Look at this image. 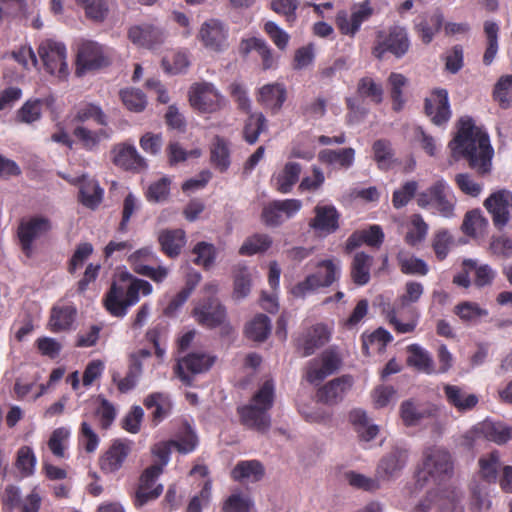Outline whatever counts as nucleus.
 Listing matches in <instances>:
<instances>
[{
    "mask_svg": "<svg viewBox=\"0 0 512 512\" xmlns=\"http://www.w3.org/2000/svg\"><path fill=\"white\" fill-rule=\"evenodd\" d=\"M362 351L366 356L371 353H383L393 337L386 329L380 327L370 334L362 335Z\"/></svg>",
    "mask_w": 512,
    "mask_h": 512,
    "instance_id": "obj_37",
    "label": "nucleus"
},
{
    "mask_svg": "<svg viewBox=\"0 0 512 512\" xmlns=\"http://www.w3.org/2000/svg\"><path fill=\"white\" fill-rule=\"evenodd\" d=\"M341 366V358L332 350H325L319 357L313 358L306 366V380L318 385L325 378L334 374Z\"/></svg>",
    "mask_w": 512,
    "mask_h": 512,
    "instance_id": "obj_11",
    "label": "nucleus"
},
{
    "mask_svg": "<svg viewBox=\"0 0 512 512\" xmlns=\"http://www.w3.org/2000/svg\"><path fill=\"white\" fill-rule=\"evenodd\" d=\"M272 245V238L267 234L256 233L248 237L239 249V254L252 256L266 252Z\"/></svg>",
    "mask_w": 512,
    "mask_h": 512,
    "instance_id": "obj_53",
    "label": "nucleus"
},
{
    "mask_svg": "<svg viewBox=\"0 0 512 512\" xmlns=\"http://www.w3.org/2000/svg\"><path fill=\"white\" fill-rule=\"evenodd\" d=\"M210 161L212 165L221 173L228 170L230 166V149L228 142L220 137L215 136L210 148Z\"/></svg>",
    "mask_w": 512,
    "mask_h": 512,
    "instance_id": "obj_43",
    "label": "nucleus"
},
{
    "mask_svg": "<svg viewBox=\"0 0 512 512\" xmlns=\"http://www.w3.org/2000/svg\"><path fill=\"white\" fill-rule=\"evenodd\" d=\"M417 205L421 208H433L442 217L451 218L454 216L456 198L448 184L439 179L417 194Z\"/></svg>",
    "mask_w": 512,
    "mask_h": 512,
    "instance_id": "obj_4",
    "label": "nucleus"
},
{
    "mask_svg": "<svg viewBox=\"0 0 512 512\" xmlns=\"http://www.w3.org/2000/svg\"><path fill=\"white\" fill-rule=\"evenodd\" d=\"M487 226L488 221L481 211L471 210L466 213L461 228L466 235L475 237L478 234H482Z\"/></svg>",
    "mask_w": 512,
    "mask_h": 512,
    "instance_id": "obj_56",
    "label": "nucleus"
},
{
    "mask_svg": "<svg viewBox=\"0 0 512 512\" xmlns=\"http://www.w3.org/2000/svg\"><path fill=\"white\" fill-rule=\"evenodd\" d=\"M329 340V332L325 325L316 324L309 329L303 339V356L312 355L315 350L323 346Z\"/></svg>",
    "mask_w": 512,
    "mask_h": 512,
    "instance_id": "obj_44",
    "label": "nucleus"
},
{
    "mask_svg": "<svg viewBox=\"0 0 512 512\" xmlns=\"http://www.w3.org/2000/svg\"><path fill=\"white\" fill-rule=\"evenodd\" d=\"M129 40L141 47L154 48L164 40L163 31L152 24H141L132 26L128 31Z\"/></svg>",
    "mask_w": 512,
    "mask_h": 512,
    "instance_id": "obj_25",
    "label": "nucleus"
},
{
    "mask_svg": "<svg viewBox=\"0 0 512 512\" xmlns=\"http://www.w3.org/2000/svg\"><path fill=\"white\" fill-rule=\"evenodd\" d=\"M443 391L448 404L461 413L471 411L479 402L476 394L468 393L457 385L446 384Z\"/></svg>",
    "mask_w": 512,
    "mask_h": 512,
    "instance_id": "obj_30",
    "label": "nucleus"
},
{
    "mask_svg": "<svg viewBox=\"0 0 512 512\" xmlns=\"http://www.w3.org/2000/svg\"><path fill=\"white\" fill-rule=\"evenodd\" d=\"M241 423L260 433H265L271 426V417L268 411L248 404L238 408Z\"/></svg>",
    "mask_w": 512,
    "mask_h": 512,
    "instance_id": "obj_29",
    "label": "nucleus"
},
{
    "mask_svg": "<svg viewBox=\"0 0 512 512\" xmlns=\"http://www.w3.org/2000/svg\"><path fill=\"white\" fill-rule=\"evenodd\" d=\"M251 273L246 266H238L234 274L233 298L236 300L248 296L251 290Z\"/></svg>",
    "mask_w": 512,
    "mask_h": 512,
    "instance_id": "obj_63",
    "label": "nucleus"
},
{
    "mask_svg": "<svg viewBox=\"0 0 512 512\" xmlns=\"http://www.w3.org/2000/svg\"><path fill=\"white\" fill-rule=\"evenodd\" d=\"M479 435L488 441L495 442L499 445L505 444L512 437V428L503 422H494L485 420L477 427Z\"/></svg>",
    "mask_w": 512,
    "mask_h": 512,
    "instance_id": "obj_34",
    "label": "nucleus"
},
{
    "mask_svg": "<svg viewBox=\"0 0 512 512\" xmlns=\"http://www.w3.org/2000/svg\"><path fill=\"white\" fill-rule=\"evenodd\" d=\"M199 39L207 49L221 52L228 46V30L221 21L209 19L202 24Z\"/></svg>",
    "mask_w": 512,
    "mask_h": 512,
    "instance_id": "obj_21",
    "label": "nucleus"
},
{
    "mask_svg": "<svg viewBox=\"0 0 512 512\" xmlns=\"http://www.w3.org/2000/svg\"><path fill=\"white\" fill-rule=\"evenodd\" d=\"M410 40L407 31L399 26L389 30L388 35L379 41L373 48L372 54L382 59L386 52H390L397 58L403 57L409 50Z\"/></svg>",
    "mask_w": 512,
    "mask_h": 512,
    "instance_id": "obj_16",
    "label": "nucleus"
},
{
    "mask_svg": "<svg viewBox=\"0 0 512 512\" xmlns=\"http://www.w3.org/2000/svg\"><path fill=\"white\" fill-rule=\"evenodd\" d=\"M301 207L302 202L299 199L274 200L264 206L261 218L266 226L277 227L285 218L293 217Z\"/></svg>",
    "mask_w": 512,
    "mask_h": 512,
    "instance_id": "obj_15",
    "label": "nucleus"
},
{
    "mask_svg": "<svg viewBox=\"0 0 512 512\" xmlns=\"http://www.w3.org/2000/svg\"><path fill=\"white\" fill-rule=\"evenodd\" d=\"M97 400L99 405L94 409L92 416L98 420L101 429L108 430L116 419V408L103 395H99Z\"/></svg>",
    "mask_w": 512,
    "mask_h": 512,
    "instance_id": "obj_50",
    "label": "nucleus"
},
{
    "mask_svg": "<svg viewBox=\"0 0 512 512\" xmlns=\"http://www.w3.org/2000/svg\"><path fill=\"white\" fill-rule=\"evenodd\" d=\"M432 416V410L406 400L400 405V417L406 427L419 425L423 420Z\"/></svg>",
    "mask_w": 512,
    "mask_h": 512,
    "instance_id": "obj_39",
    "label": "nucleus"
},
{
    "mask_svg": "<svg viewBox=\"0 0 512 512\" xmlns=\"http://www.w3.org/2000/svg\"><path fill=\"white\" fill-rule=\"evenodd\" d=\"M449 147L454 155L466 159L469 167L479 175L490 172L494 151L488 134L477 128L472 118L462 117L459 120L458 132Z\"/></svg>",
    "mask_w": 512,
    "mask_h": 512,
    "instance_id": "obj_1",
    "label": "nucleus"
},
{
    "mask_svg": "<svg viewBox=\"0 0 512 512\" xmlns=\"http://www.w3.org/2000/svg\"><path fill=\"white\" fill-rule=\"evenodd\" d=\"M161 474L160 466H148L143 470L132 497L133 504L136 508H141L161 496L164 488L162 484L157 483Z\"/></svg>",
    "mask_w": 512,
    "mask_h": 512,
    "instance_id": "obj_7",
    "label": "nucleus"
},
{
    "mask_svg": "<svg viewBox=\"0 0 512 512\" xmlns=\"http://www.w3.org/2000/svg\"><path fill=\"white\" fill-rule=\"evenodd\" d=\"M45 102L49 104L48 99ZM44 100L42 99H30L27 100L16 113L18 122L21 123H33L41 118L42 105Z\"/></svg>",
    "mask_w": 512,
    "mask_h": 512,
    "instance_id": "obj_55",
    "label": "nucleus"
},
{
    "mask_svg": "<svg viewBox=\"0 0 512 512\" xmlns=\"http://www.w3.org/2000/svg\"><path fill=\"white\" fill-rule=\"evenodd\" d=\"M374 160L378 168L381 170H388L393 163V150L391 142L386 139H379L373 143L372 146Z\"/></svg>",
    "mask_w": 512,
    "mask_h": 512,
    "instance_id": "obj_59",
    "label": "nucleus"
},
{
    "mask_svg": "<svg viewBox=\"0 0 512 512\" xmlns=\"http://www.w3.org/2000/svg\"><path fill=\"white\" fill-rule=\"evenodd\" d=\"M340 218L341 214L334 205L317 204L314 207V217L309 221V227L315 232L330 235L339 229Z\"/></svg>",
    "mask_w": 512,
    "mask_h": 512,
    "instance_id": "obj_20",
    "label": "nucleus"
},
{
    "mask_svg": "<svg viewBox=\"0 0 512 512\" xmlns=\"http://www.w3.org/2000/svg\"><path fill=\"white\" fill-rule=\"evenodd\" d=\"M132 451V442L125 439L114 440L100 456L99 467L105 474L119 471Z\"/></svg>",
    "mask_w": 512,
    "mask_h": 512,
    "instance_id": "obj_17",
    "label": "nucleus"
},
{
    "mask_svg": "<svg viewBox=\"0 0 512 512\" xmlns=\"http://www.w3.org/2000/svg\"><path fill=\"white\" fill-rule=\"evenodd\" d=\"M480 474L489 483H495L498 478L500 457L498 451H492L479 459Z\"/></svg>",
    "mask_w": 512,
    "mask_h": 512,
    "instance_id": "obj_57",
    "label": "nucleus"
},
{
    "mask_svg": "<svg viewBox=\"0 0 512 512\" xmlns=\"http://www.w3.org/2000/svg\"><path fill=\"white\" fill-rule=\"evenodd\" d=\"M193 316L199 325L213 329L225 322L227 312L219 299L208 297L199 301L194 307Z\"/></svg>",
    "mask_w": 512,
    "mask_h": 512,
    "instance_id": "obj_13",
    "label": "nucleus"
},
{
    "mask_svg": "<svg viewBox=\"0 0 512 512\" xmlns=\"http://www.w3.org/2000/svg\"><path fill=\"white\" fill-rule=\"evenodd\" d=\"M104 190L100 187L97 180L83 179V183L79 188V202L89 208L96 209L102 202Z\"/></svg>",
    "mask_w": 512,
    "mask_h": 512,
    "instance_id": "obj_38",
    "label": "nucleus"
},
{
    "mask_svg": "<svg viewBox=\"0 0 512 512\" xmlns=\"http://www.w3.org/2000/svg\"><path fill=\"white\" fill-rule=\"evenodd\" d=\"M444 23V15L440 9L432 12H426L419 15L414 21V29L424 44L433 41L436 34L439 33Z\"/></svg>",
    "mask_w": 512,
    "mask_h": 512,
    "instance_id": "obj_23",
    "label": "nucleus"
},
{
    "mask_svg": "<svg viewBox=\"0 0 512 512\" xmlns=\"http://www.w3.org/2000/svg\"><path fill=\"white\" fill-rule=\"evenodd\" d=\"M287 99V90L281 83L265 84L258 91L257 101L272 114L278 113Z\"/></svg>",
    "mask_w": 512,
    "mask_h": 512,
    "instance_id": "obj_27",
    "label": "nucleus"
},
{
    "mask_svg": "<svg viewBox=\"0 0 512 512\" xmlns=\"http://www.w3.org/2000/svg\"><path fill=\"white\" fill-rule=\"evenodd\" d=\"M454 313L466 323H476L488 316V310L480 307L476 302L464 301L454 307Z\"/></svg>",
    "mask_w": 512,
    "mask_h": 512,
    "instance_id": "obj_54",
    "label": "nucleus"
},
{
    "mask_svg": "<svg viewBox=\"0 0 512 512\" xmlns=\"http://www.w3.org/2000/svg\"><path fill=\"white\" fill-rule=\"evenodd\" d=\"M316 272L308 275L292 288L295 297L304 298L319 288L330 287L339 276V267L331 259L321 260L316 265Z\"/></svg>",
    "mask_w": 512,
    "mask_h": 512,
    "instance_id": "obj_5",
    "label": "nucleus"
},
{
    "mask_svg": "<svg viewBox=\"0 0 512 512\" xmlns=\"http://www.w3.org/2000/svg\"><path fill=\"white\" fill-rule=\"evenodd\" d=\"M512 205V194L506 190L492 193L484 202V206L491 214L494 226L501 230L510 220L509 207Z\"/></svg>",
    "mask_w": 512,
    "mask_h": 512,
    "instance_id": "obj_19",
    "label": "nucleus"
},
{
    "mask_svg": "<svg viewBox=\"0 0 512 512\" xmlns=\"http://www.w3.org/2000/svg\"><path fill=\"white\" fill-rule=\"evenodd\" d=\"M191 106L203 113H213L221 109L224 99L210 83L194 84L189 91Z\"/></svg>",
    "mask_w": 512,
    "mask_h": 512,
    "instance_id": "obj_12",
    "label": "nucleus"
},
{
    "mask_svg": "<svg viewBox=\"0 0 512 512\" xmlns=\"http://www.w3.org/2000/svg\"><path fill=\"white\" fill-rule=\"evenodd\" d=\"M454 462L450 452L442 447H430L424 451L421 468L416 472V489H422L432 480L441 483L453 475Z\"/></svg>",
    "mask_w": 512,
    "mask_h": 512,
    "instance_id": "obj_3",
    "label": "nucleus"
},
{
    "mask_svg": "<svg viewBox=\"0 0 512 512\" xmlns=\"http://www.w3.org/2000/svg\"><path fill=\"white\" fill-rule=\"evenodd\" d=\"M453 244L454 238L447 229L436 231L432 239V248L436 258L439 261L446 259Z\"/></svg>",
    "mask_w": 512,
    "mask_h": 512,
    "instance_id": "obj_64",
    "label": "nucleus"
},
{
    "mask_svg": "<svg viewBox=\"0 0 512 512\" xmlns=\"http://www.w3.org/2000/svg\"><path fill=\"white\" fill-rule=\"evenodd\" d=\"M484 32L487 37V47L483 55V63L489 66L495 59L498 51L499 27L495 22L486 21L484 23Z\"/></svg>",
    "mask_w": 512,
    "mask_h": 512,
    "instance_id": "obj_58",
    "label": "nucleus"
},
{
    "mask_svg": "<svg viewBox=\"0 0 512 512\" xmlns=\"http://www.w3.org/2000/svg\"><path fill=\"white\" fill-rule=\"evenodd\" d=\"M352 387L351 376L343 375L337 377L318 389L317 398L320 402L328 405L337 404L345 393Z\"/></svg>",
    "mask_w": 512,
    "mask_h": 512,
    "instance_id": "obj_26",
    "label": "nucleus"
},
{
    "mask_svg": "<svg viewBox=\"0 0 512 512\" xmlns=\"http://www.w3.org/2000/svg\"><path fill=\"white\" fill-rule=\"evenodd\" d=\"M38 54L49 74L59 78L68 75L67 51L63 43L51 39L44 40L38 47Z\"/></svg>",
    "mask_w": 512,
    "mask_h": 512,
    "instance_id": "obj_6",
    "label": "nucleus"
},
{
    "mask_svg": "<svg viewBox=\"0 0 512 512\" xmlns=\"http://www.w3.org/2000/svg\"><path fill=\"white\" fill-rule=\"evenodd\" d=\"M161 251L168 258H177L186 244V233L183 229H163L158 234Z\"/></svg>",
    "mask_w": 512,
    "mask_h": 512,
    "instance_id": "obj_31",
    "label": "nucleus"
},
{
    "mask_svg": "<svg viewBox=\"0 0 512 512\" xmlns=\"http://www.w3.org/2000/svg\"><path fill=\"white\" fill-rule=\"evenodd\" d=\"M152 292V285L143 279L133 278L127 273L113 282L103 300L106 310L115 317H123L128 307L139 301V294L144 296Z\"/></svg>",
    "mask_w": 512,
    "mask_h": 512,
    "instance_id": "obj_2",
    "label": "nucleus"
},
{
    "mask_svg": "<svg viewBox=\"0 0 512 512\" xmlns=\"http://www.w3.org/2000/svg\"><path fill=\"white\" fill-rule=\"evenodd\" d=\"M50 230L51 222L46 217L34 216L20 221L17 236L20 248L27 258H32L34 255L33 242Z\"/></svg>",
    "mask_w": 512,
    "mask_h": 512,
    "instance_id": "obj_8",
    "label": "nucleus"
},
{
    "mask_svg": "<svg viewBox=\"0 0 512 512\" xmlns=\"http://www.w3.org/2000/svg\"><path fill=\"white\" fill-rule=\"evenodd\" d=\"M144 406L152 410V421L155 425L162 422L169 414L172 408L170 398L162 392L149 394L144 400Z\"/></svg>",
    "mask_w": 512,
    "mask_h": 512,
    "instance_id": "obj_36",
    "label": "nucleus"
},
{
    "mask_svg": "<svg viewBox=\"0 0 512 512\" xmlns=\"http://www.w3.org/2000/svg\"><path fill=\"white\" fill-rule=\"evenodd\" d=\"M418 182L415 180L406 181L392 194V204L395 209L405 207L415 196L417 197Z\"/></svg>",
    "mask_w": 512,
    "mask_h": 512,
    "instance_id": "obj_62",
    "label": "nucleus"
},
{
    "mask_svg": "<svg viewBox=\"0 0 512 512\" xmlns=\"http://www.w3.org/2000/svg\"><path fill=\"white\" fill-rule=\"evenodd\" d=\"M77 316V308L71 303H57L50 311L48 328L53 333L68 331Z\"/></svg>",
    "mask_w": 512,
    "mask_h": 512,
    "instance_id": "obj_24",
    "label": "nucleus"
},
{
    "mask_svg": "<svg viewBox=\"0 0 512 512\" xmlns=\"http://www.w3.org/2000/svg\"><path fill=\"white\" fill-rule=\"evenodd\" d=\"M275 400V387L273 380H266L261 387L255 392L251 399L254 406H258L269 412L273 407Z\"/></svg>",
    "mask_w": 512,
    "mask_h": 512,
    "instance_id": "obj_61",
    "label": "nucleus"
},
{
    "mask_svg": "<svg viewBox=\"0 0 512 512\" xmlns=\"http://www.w3.org/2000/svg\"><path fill=\"white\" fill-rule=\"evenodd\" d=\"M76 64V74L82 75L85 71L106 66L108 61L100 45L92 41H86L78 48Z\"/></svg>",
    "mask_w": 512,
    "mask_h": 512,
    "instance_id": "obj_22",
    "label": "nucleus"
},
{
    "mask_svg": "<svg viewBox=\"0 0 512 512\" xmlns=\"http://www.w3.org/2000/svg\"><path fill=\"white\" fill-rule=\"evenodd\" d=\"M374 8L369 0L354 4L351 7V14L341 10L336 15V25L338 30L349 37H354L360 30L361 25L368 21L373 15Z\"/></svg>",
    "mask_w": 512,
    "mask_h": 512,
    "instance_id": "obj_9",
    "label": "nucleus"
},
{
    "mask_svg": "<svg viewBox=\"0 0 512 512\" xmlns=\"http://www.w3.org/2000/svg\"><path fill=\"white\" fill-rule=\"evenodd\" d=\"M424 112L434 125L443 126L452 116L448 91L435 88L424 100Z\"/></svg>",
    "mask_w": 512,
    "mask_h": 512,
    "instance_id": "obj_14",
    "label": "nucleus"
},
{
    "mask_svg": "<svg viewBox=\"0 0 512 512\" xmlns=\"http://www.w3.org/2000/svg\"><path fill=\"white\" fill-rule=\"evenodd\" d=\"M373 261V257L365 252H357L353 256L350 265V277L354 284L364 286L369 283Z\"/></svg>",
    "mask_w": 512,
    "mask_h": 512,
    "instance_id": "obj_33",
    "label": "nucleus"
},
{
    "mask_svg": "<svg viewBox=\"0 0 512 512\" xmlns=\"http://www.w3.org/2000/svg\"><path fill=\"white\" fill-rule=\"evenodd\" d=\"M493 97L503 109L512 105V75L501 76L494 86Z\"/></svg>",
    "mask_w": 512,
    "mask_h": 512,
    "instance_id": "obj_60",
    "label": "nucleus"
},
{
    "mask_svg": "<svg viewBox=\"0 0 512 512\" xmlns=\"http://www.w3.org/2000/svg\"><path fill=\"white\" fill-rule=\"evenodd\" d=\"M264 474V466L259 460L239 461L231 471L232 479L238 482L244 480L258 482L264 477Z\"/></svg>",
    "mask_w": 512,
    "mask_h": 512,
    "instance_id": "obj_35",
    "label": "nucleus"
},
{
    "mask_svg": "<svg viewBox=\"0 0 512 512\" xmlns=\"http://www.w3.org/2000/svg\"><path fill=\"white\" fill-rule=\"evenodd\" d=\"M271 331V321L264 314L256 315L246 326V336L257 342H263L267 339Z\"/></svg>",
    "mask_w": 512,
    "mask_h": 512,
    "instance_id": "obj_48",
    "label": "nucleus"
},
{
    "mask_svg": "<svg viewBox=\"0 0 512 512\" xmlns=\"http://www.w3.org/2000/svg\"><path fill=\"white\" fill-rule=\"evenodd\" d=\"M252 50L258 52L262 59L263 69L267 70L273 66V55L272 50L265 40L252 37L249 39H244L240 44V53L243 56L248 55Z\"/></svg>",
    "mask_w": 512,
    "mask_h": 512,
    "instance_id": "obj_41",
    "label": "nucleus"
},
{
    "mask_svg": "<svg viewBox=\"0 0 512 512\" xmlns=\"http://www.w3.org/2000/svg\"><path fill=\"white\" fill-rule=\"evenodd\" d=\"M319 161L324 164L338 165L340 168H350L355 160V150L351 147L338 150L324 149L319 152Z\"/></svg>",
    "mask_w": 512,
    "mask_h": 512,
    "instance_id": "obj_40",
    "label": "nucleus"
},
{
    "mask_svg": "<svg viewBox=\"0 0 512 512\" xmlns=\"http://www.w3.org/2000/svg\"><path fill=\"white\" fill-rule=\"evenodd\" d=\"M462 266L474 271V285L478 288L490 286L496 277V271L490 265L478 264L474 259H465Z\"/></svg>",
    "mask_w": 512,
    "mask_h": 512,
    "instance_id": "obj_46",
    "label": "nucleus"
},
{
    "mask_svg": "<svg viewBox=\"0 0 512 512\" xmlns=\"http://www.w3.org/2000/svg\"><path fill=\"white\" fill-rule=\"evenodd\" d=\"M215 356L206 353H189L178 359L175 366V374L183 384L190 386L193 376L208 371L215 363Z\"/></svg>",
    "mask_w": 512,
    "mask_h": 512,
    "instance_id": "obj_10",
    "label": "nucleus"
},
{
    "mask_svg": "<svg viewBox=\"0 0 512 512\" xmlns=\"http://www.w3.org/2000/svg\"><path fill=\"white\" fill-rule=\"evenodd\" d=\"M396 261L400 271L406 275L425 276L429 271L428 265L424 260L415 257L405 250H400L397 253Z\"/></svg>",
    "mask_w": 512,
    "mask_h": 512,
    "instance_id": "obj_42",
    "label": "nucleus"
},
{
    "mask_svg": "<svg viewBox=\"0 0 512 512\" xmlns=\"http://www.w3.org/2000/svg\"><path fill=\"white\" fill-rule=\"evenodd\" d=\"M267 129V120L265 116L258 113H251L244 125L243 138L249 144L257 142L259 135Z\"/></svg>",
    "mask_w": 512,
    "mask_h": 512,
    "instance_id": "obj_49",
    "label": "nucleus"
},
{
    "mask_svg": "<svg viewBox=\"0 0 512 512\" xmlns=\"http://www.w3.org/2000/svg\"><path fill=\"white\" fill-rule=\"evenodd\" d=\"M357 94L361 98H367L375 104H380L383 101L384 90L381 83L376 82L372 77L366 76L359 79Z\"/></svg>",
    "mask_w": 512,
    "mask_h": 512,
    "instance_id": "obj_52",
    "label": "nucleus"
},
{
    "mask_svg": "<svg viewBox=\"0 0 512 512\" xmlns=\"http://www.w3.org/2000/svg\"><path fill=\"white\" fill-rule=\"evenodd\" d=\"M75 143L86 151H96L103 140L111 137V131L106 128L91 130L84 125H76L72 131Z\"/></svg>",
    "mask_w": 512,
    "mask_h": 512,
    "instance_id": "obj_28",
    "label": "nucleus"
},
{
    "mask_svg": "<svg viewBox=\"0 0 512 512\" xmlns=\"http://www.w3.org/2000/svg\"><path fill=\"white\" fill-rule=\"evenodd\" d=\"M405 452L396 450L383 457L377 467V473L381 476L392 477L396 475L406 464Z\"/></svg>",
    "mask_w": 512,
    "mask_h": 512,
    "instance_id": "obj_47",
    "label": "nucleus"
},
{
    "mask_svg": "<svg viewBox=\"0 0 512 512\" xmlns=\"http://www.w3.org/2000/svg\"><path fill=\"white\" fill-rule=\"evenodd\" d=\"M407 364L419 371L431 374L434 372V363L430 354L418 344H411L407 347Z\"/></svg>",
    "mask_w": 512,
    "mask_h": 512,
    "instance_id": "obj_45",
    "label": "nucleus"
},
{
    "mask_svg": "<svg viewBox=\"0 0 512 512\" xmlns=\"http://www.w3.org/2000/svg\"><path fill=\"white\" fill-rule=\"evenodd\" d=\"M112 162L115 166L129 172L140 173L147 168V162L132 144H116L112 150Z\"/></svg>",
    "mask_w": 512,
    "mask_h": 512,
    "instance_id": "obj_18",
    "label": "nucleus"
},
{
    "mask_svg": "<svg viewBox=\"0 0 512 512\" xmlns=\"http://www.w3.org/2000/svg\"><path fill=\"white\" fill-rule=\"evenodd\" d=\"M93 120L100 126H107V117L100 106L93 103H85L77 108L74 121L83 125L86 121Z\"/></svg>",
    "mask_w": 512,
    "mask_h": 512,
    "instance_id": "obj_51",
    "label": "nucleus"
},
{
    "mask_svg": "<svg viewBox=\"0 0 512 512\" xmlns=\"http://www.w3.org/2000/svg\"><path fill=\"white\" fill-rule=\"evenodd\" d=\"M301 172V164L292 161L287 162L283 169L272 179L275 189L282 194L290 193L293 186L299 181Z\"/></svg>",
    "mask_w": 512,
    "mask_h": 512,
    "instance_id": "obj_32",
    "label": "nucleus"
}]
</instances>
